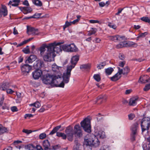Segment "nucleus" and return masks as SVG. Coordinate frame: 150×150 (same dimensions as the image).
<instances>
[{"label": "nucleus", "mask_w": 150, "mask_h": 150, "mask_svg": "<svg viewBox=\"0 0 150 150\" xmlns=\"http://www.w3.org/2000/svg\"><path fill=\"white\" fill-rule=\"evenodd\" d=\"M61 76L59 77L58 75L54 76V77L52 82L51 86L52 87H60L64 88V84L63 81H62L60 83L59 81L61 79Z\"/></svg>", "instance_id": "obj_5"}, {"label": "nucleus", "mask_w": 150, "mask_h": 150, "mask_svg": "<svg viewBox=\"0 0 150 150\" xmlns=\"http://www.w3.org/2000/svg\"><path fill=\"white\" fill-rule=\"evenodd\" d=\"M52 46V44H49L47 45L46 44H43L40 47V54L41 56H43L44 52L45 51V48L47 49V51H50V47Z\"/></svg>", "instance_id": "obj_13"}, {"label": "nucleus", "mask_w": 150, "mask_h": 150, "mask_svg": "<svg viewBox=\"0 0 150 150\" xmlns=\"http://www.w3.org/2000/svg\"><path fill=\"white\" fill-rule=\"evenodd\" d=\"M32 66L26 64L21 66V69L23 74L27 75L32 69Z\"/></svg>", "instance_id": "obj_10"}, {"label": "nucleus", "mask_w": 150, "mask_h": 150, "mask_svg": "<svg viewBox=\"0 0 150 150\" xmlns=\"http://www.w3.org/2000/svg\"><path fill=\"white\" fill-rule=\"evenodd\" d=\"M42 74V71L40 69H36L32 73L33 77L35 79H38Z\"/></svg>", "instance_id": "obj_15"}, {"label": "nucleus", "mask_w": 150, "mask_h": 150, "mask_svg": "<svg viewBox=\"0 0 150 150\" xmlns=\"http://www.w3.org/2000/svg\"><path fill=\"white\" fill-rule=\"evenodd\" d=\"M135 115L133 114H130L128 115L129 119L130 120H132L134 117Z\"/></svg>", "instance_id": "obj_60"}, {"label": "nucleus", "mask_w": 150, "mask_h": 150, "mask_svg": "<svg viewBox=\"0 0 150 150\" xmlns=\"http://www.w3.org/2000/svg\"><path fill=\"white\" fill-rule=\"evenodd\" d=\"M121 77V75L118 72L115 75L111 77V80L113 81H116L118 80Z\"/></svg>", "instance_id": "obj_28"}, {"label": "nucleus", "mask_w": 150, "mask_h": 150, "mask_svg": "<svg viewBox=\"0 0 150 150\" xmlns=\"http://www.w3.org/2000/svg\"><path fill=\"white\" fill-rule=\"evenodd\" d=\"M84 145L86 146L88 150H91L92 146L96 147L99 146L100 142L98 139H95L94 135L88 136L87 139H84Z\"/></svg>", "instance_id": "obj_2"}, {"label": "nucleus", "mask_w": 150, "mask_h": 150, "mask_svg": "<svg viewBox=\"0 0 150 150\" xmlns=\"http://www.w3.org/2000/svg\"><path fill=\"white\" fill-rule=\"evenodd\" d=\"M25 148L28 150H33L35 148V146L33 144H30L25 146Z\"/></svg>", "instance_id": "obj_41"}, {"label": "nucleus", "mask_w": 150, "mask_h": 150, "mask_svg": "<svg viewBox=\"0 0 150 150\" xmlns=\"http://www.w3.org/2000/svg\"><path fill=\"white\" fill-rule=\"evenodd\" d=\"M78 48L74 44L69 45V52H76L77 51Z\"/></svg>", "instance_id": "obj_27"}, {"label": "nucleus", "mask_w": 150, "mask_h": 150, "mask_svg": "<svg viewBox=\"0 0 150 150\" xmlns=\"http://www.w3.org/2000/svg\"><path fill=\"white\" fill-rule=\"evenodd\" d=\"M8 130L7 129L2 126L0 124V134H2L4 133L8 132Z\"/></svg>", "instance_id": "obj_32"}, {"label": "nucleus", "mask_w": 150, "mask_h": 150, "mask_svg": "<svg viewBox=\"0 0 150 150\" xmlns=\"http://www.w3.org/2000/svg\"><path fill=\"white\" fill-rule=\"evenodd\" d=\"M33 60H32L31 59H30V57H29L26 60L25 62L26 64H28L32 63L33 62Z\"/></svg>", "instance_id": "obj_59"}, {"label": "nucleus", "mask_w": 150, "mask_h": 150, "mask_svg": "<svg viewBox=\"0 0 150 150\" xmlns=\"http://www.w3.org/2000/svg\"><path fill=\"white\" fill-rule=\"evenodd\" d=\"M136 134H134L133 133H131V139L132 141H134L135 140V136Z\"/></svg>", "instance_id": "obj_56"}, {"label": "nucleus", "mask_w": 150, "mask_h": 150, "mask_svg": "<svg viewBox=\"0 0 150 150\" xmlns=\"http://www.w3.org/2000/svg\"><path fill=\"white\" fill-rule=\"evenodd\" d=\"M90 65L89 64H84L81 65L80 66V68L82 71H84L86 69H88L90 68Z\"/></svg>", "instance_id": "obj_31"}, {"label": "nucleus", "mask_w": 150, "mask_h": 150, "mask_svg": "<svg viewBox=\"0 0 150 150\" xmlns=\"http://www.w3.org/2000/svg\"><path fill=\"white\" fill-rule=\"evenodd\" d=\"M29 46H27L25 48H24L22 50L23 52L25 54H29L30 52L29 49Z\"/></svg>", "instance_id": "obj_48"}, {"label": "nucleus", "mask_w": 150, "mask_h": 150, "mask_svg": "<svg viewBox=\"0 0 150 150\" xmlns=\"http://www.w3.org/2000/svg\"><path fill=\"white\" fill-rule=\"evenodd\" d=\"M43 58L44 61L47 62H51L54 59L55 55L50 51H47L45 54L43 55Z\"/></svg>", "instance_id": "obj_9"}, {"label": "nucleus", "mask_w": 150, "mask_h": 150, "mask_svg": "<svg viewBox=\"0 0 150 150\" xmlns=\"http://www.w3.org/2000/svg\"><path fill=\"white\" fill-rule=\"evenodd\" d=\"M4 95H2V97L0 99V107L2 105V104L3 103V101L4 100Z\"/></svg>", "instance_id": "obj_63"}, {"label": "nucleus", "mask_w": 150, "mask_h": 150, "mask_svg": "<svg viewBox=\"0 0 150 150\" xmlns=\"http://www.w3.org/2000/svg\"><path fill=\"white\" fill-rule=\"evenodd\" d=\"M114 71L113 69L111 67L105 69V72L106 75H109L111 74Z\"/></svg>", "instance_id": "obj_38"}, {"label": "nucleus", "mask_w": 150, "mask_h": 150, "mask_svg": "<svg viewBox=\"0 0 150 150\" xmlns=\"http://www.w3.org/2000/svg\"><path fill=\"white\" fill-rule=\"evenodd\" d=\"M20 2V0H13V3L11 4L12 6H17Z\"/></svg>", "instance_id": "obj_43"}, {"label": "nucleus", "mask_w": 150, "mask_h": 150, "mask_svg": "<svg viewBox=\"0 0 150 150\" xmlns=\"http://www.w3.org/2000/svg\"><path fill=\"white\" fill-rule=\"evenodd\" d=\"M54 77V75H51L49 74H47L43 76L42 81L44 83L51 86Z\"/></svg>", "instance_id": "obj_8"}, {"label": "nucleus", "mask_w": 150, "mask_h": 150, "mask_svg": "<svg viewBox=\"0 0 150 150\" xmlns=\"http://www.w3.org/2000/svg\"><path fill=\"white\" fill-rule=\"evenodd\" d=\"M73 68H74V66L67 67V71L65 73H64L62 76L64 83H67L69 82L71 76V72Z\"/></svg>", "instance_id": "obj_7"}, {"label": "nucleus", "mask_w": 150, "mask_h": 150, "mask_svg": "<svg viewBox=\"0 0 150 150\" xmlns=\"http://www.w3.org/2000/svg\"><path fill=\"white\" fill-rule=\"evenodd\" d=\"M30 106H33L36 108H39L41 106L40 103L38 101H36V102L29 105Z\"/></svg>", "instance_id": "obj_39"}, {"label": "nucleus", "mask_w": 150, "mask_h": 150, "mask_svg": "<svg viewBox=\"0 0 150 150\" xmlns=\"http://www.w3.org/2000/svg\"><path fill=\"white\" fill-rule=\"evenodd\" d=\"M109 147L107 145L102 146L100 148L99 150H109Z\"/></svg>", "instance_id": "obj_45"}, {"label": "nucleus", "mask_w": 150, "mask_h": 150, "mask_svg": "<svg viewBox=\"0 0 150 150\" xmlns=\"http://www.w3.org/2000/svg\"><path fill=\"white\" fill-rule=\"evenodd\" d=\"M8 11L6 7L5 6L1 5V7L0 8V18L2 15L4 16L7 15Z\"/></svg>", "instance_id": "obj_17"}, {"label": "nucleus", "mask_w": 150, "mask_h": 150, "mask_svg": "<svg viewBox=\"0 0 150 150\" xmlns=\"http://www.w3.org/2000/svg\"><path fill=\"white\" fill-rule=\"evenodd\" d=\"M62 48L64 51L69 52V45H64L62 46Z\"/></svg>", "instance_id": "obj_40"}, {"label": "nucleus", "mask_w": 150, "mask_h": 150, "mask_svg": "<svg viewBox=\"0 0 150 150\" xmlns=\"http://www.w3.org/2000/svg\"><path fill=\"white\" fill-rule=\"evenodd\" d=\"M6 92L7 94H12L14 92L11 89H7L6 90Z\"/></svg>", "instance_id": "obj_57"}, {"label": "nucleus", "mask_w": 150, "mask_h": 150, "mask_svg": "<svg viewBox=\"0 0 150 150\" xmlns=\"http://www.w3.org/2000/svg\"><path fill=\"white\" fill-rule=\"evenodd\" d=\"M46 137V134L45 133L40 134L39 135V138L40 139H43Z\"/></svg>", "instance_id": "obj_54"}, {"label": "nucleus", "mask_w": 150, "mask_h": 150, "mask_svg": "<svg viewBox=\"0 0 150 150\" xmlns=\"http://www.w3.org/2000/svg\"><path fill=\"white\" fill-rule=\"evenodd\" d=\"M148 83H150V82H149ZM149 89H150V83L146 85L144 88V90L146 91H148Z\"/></svg>", "instance_id": "obj_49"}, {"label": "nucleus", "mask_w": 150, "mask_h": 150, "mask_svg": "<svg viewBox=\"0 0 150 150\" xmlns=\"http://www.w3.org/2000/svg\"><path fill=\"white\" fill-rule=\"evenodd\" d=\"M22 131L23 132L25 133L28 134L31 133L32 132V131L30 130H28L24 129H23Z\"/></svg>", "instance_id": "obj_58"}, {"label": "nucleus", "mask_w": 150, "mask_h": 150, "mask_svg": "<svg viewBox=\"0 0 150 150\" xmlns=\"http://www.w3.org/2000/svg\"><path fill=\"white\" fill-rule=\"evenodd\" d=\"M118 69V71L120 75L122 74L124 75H127L130 71L129 69L128 66L125 67L123 69H121L119 67Z\"/></svg>", "instance_id": "obj_16"}, {"label": "nucleus", "mask_w": 150, "mask_h": 150, "mask_svg": "<svg viewBox=\"0 0 150 150\" xmlns=\"http://www.w3.org/2000/svg\"><path fill=\"white\" fill-rule=\"evenodd\" d=\"M92 30H90L88 32V33L87 35L88 36L91 35H92L94 34L96 31V29L95 28H92Z\"/></svg>", "instance_id": "obj_42"}, {"label": "nucleus", "mask_w": 150, "mask_h": 150, "mask_svg": "<svg viewBox=\"0 0 150 150\" xmlns=\"http://www.w3.org/2000/svg\"><path fill=\"white\" fill-rule=\"evenodd\" d=\"M147 143H144L142 145L143 150H150V137L147 139Z\"/></svg>", "instance_id": "obj_23"}, {"label": "nucleus", "mask_w": 150, "mask_h": 150, "mask_svg": "<svg viewBox=\"0 0 150 150\" xmlns=\"http://www.w3.org/2000/svg\"><path fill=\"white\" fill-rule=\"evenodd\" d=\"M43 146L45 150H53L50 148V144L47 140L43 141Z\"/></svg>", "instance_id": "obj_21"}, {"label": "nucleus", "mask_w": 150, "mask_h": 150, "mask_svg": "<svg viewBox=\"0 0 150 150\" xmlns=\"http://www.w3.org/2000/svg\"><path fill=\"white\" fill-rule=\"evenodd\" d=\"M27 32L28 35H38L39 33L38 29L31 27L27 28Z\"/></svg>", "instance_id": "obj_12"}, {"label": "nucleus", "mask_w": 150, "mask_h": 150, "mask_svg": "<svg viewBox=\"0 0 150 150\" xmlns=\"http://www.w3.org/2000/svg\"><path fill=\"white\" fill-rule=\"evenodd\" d=\"M127 42L124 41L120 42L119 44L116 45V47L117 48H122L123 47H127Z\"/></svg>", "instance_id": "obj_29"}, {"label": "nucleus", "mask_w": 150, "mask_h": 150, "mask_svg": "<svg viewBox=\"0 0 150 150\" xmlns=\"http://www.w3.org/2000/svg\"><path fill=\"white\" fill-rule=\"evenodd\" d=\"M81 127H82L84 130L87 132H91V127L90 125V120L88 118H85L81 122Z\"/></svg>", "instance_id": "obj_4"}, {"label": "nucleus", "mask_w": 150, "mask_h": 150, "mask_svg": "<svg viewBox=\"0 0 150 150\" xmlns=\"http://www.w3.org/2000/svg\"><path fill=\"white\" fill-rule=\"evenodd\" d=\"M125 63V61L120 62H119V66L121 67H123L124 66Z\"/></svg>", "instance_id": "obj_61"}, {"label": "nucleus", "mask_w": 150, "mask_h": 150, "mask_svg": "<svg viewBox=\"0 0 150 150\" xmlns=\"http://www.w3.org/2000/svg\"><path fill=\"white\" fill-rule=\"evenodd\" d=\"M126 45L127 46L132 47H137L138 46V45L137 43L132 42H127Z\"/></svg>", "instance_id": "obj_36"}, {"label": "nucleus", "mask_w": 150, "mask_h": 150, "mask_svg": "<svg viewBox=\"0 0 150 150\" xmlns=\"http://www.w3.org/2000/svg\"><path fill=\"white\" fill-rule=\"evenodd\" d=\"M106 65L105 62H103L97 66V67L98 69H101L103 68V67Z\"/></svg>", "instance_id": "obj_46"}, {"label": "nucleus", "mask_w": 150, "mask_h": 150, "mask_svg": "<svg viewBox=\"0 0 150 150\" xmlns=\"http://www.w3.org/2000/svg\"><path fill=\"white\" fill-rule=\"evenodd\" d=\"M57 136L58 137H62V139H66L67 134L66 135L64 133L62 132H57Z\"/></svg>", "instance_id": "obj_34"}, {"label": "nucleus", "mask_w": 150, "mask_h": 150, "mask_svg": "<svg viewBox=\"0 0 150 150\" xmlns=\"http://www.w3.org/2000/svg\"><path fill=\"white\" fill-rule=\"evenodd\" d=\"M141 20L146 22L149 23L150 20L148 17H143L141 18Z\"/></svg>", "instance_id": "obj_50"}, {"label": "nucleus", "mask_w": 150, "mask_h": 150, "mask_svg": "<svg viewBox=\"0 0 150 150\" xmlns=\"http://www.w3.org/2000/svg\"><path fill=\"white\" fill-rule=\"evenodd\" d=\"M89 22L90 23H98L100 24L101 23L99 21L94 20H89Z\"/></svg>", "instance_id": "obj_55"}, {"label": "nucleus", "mask_w": 150, "mask_h": 150, "mask_svg": "<svg viewBox=\"0 0 150 150\" xmlns=\"http://www.w3.org/2000/svg\"><path fill=\"white\" fill-rule=\"evenodd\" d=\"M33 4L35 5L38 6H41L42 5V3L40 0H32Z\"/></svg>", "instance_id": "obj_33"}, {"label": "nucleus", "mask_w": 150, "mask_h": 150, "mask_svg": "<svg viewBox=\"0 0 150 150\" xmlns=\"http://www.w3.org/2000/svg\"><path fill=\"white\" fill-rule=\"evenodd\" d=\"M61 127V125L57 126L52 129L51 132L50 133V135H52L56 132H57V131Z\"/></svg>", "instance_id": "obj_35"}, {"label": "nucleus", "mask_w": 150, "mask_h": 150, "mask_svg": "<svg viewBox=\"0 0 150 150\" xmlns=\"http://www.w3.org/2000/svg\"><path fill=\"white\" fill-rule=\"evenodd\" d=\"M64 42V41H62L61 42L56 43V42H54L50 43V44H52V46L50 47V51L52 52L54 55H55L54 53L55 52L58 53L61 52L62 50V46H59V47H57V46H59L61 44H63Z\"/></svg>", "instance_id": "obj_3"}, {"label": "nucleus", "mask_w": 150, "mask_h": 150, "mask_svg": "<svg viewBox=\"0 0 150 150\" xmlns=\"http://www.w3.org/2000/svg\"><path fill=\"white\" fill-rule=\"evenodd\" d=\"M74 143L75 145L74 146L73 150H79V149L80 144L78 143V140L76 139L74 141Z\"/></svg>", "instance_id": "obj_37"}, {"label": "nucleus", "mask_w": 150, "mask_h": 150, "mask_svg": "<svg viewBox=\"0 0 150 150\" xmlns=\"http://www.w3.org/2000/svg\"><path fill=\"white\" fill-rule=\"evenodd\" d=\"M147 34L148 33L147 32H145L144 33L139 34L137 38H140L145 37L146 35H147Z\"/></svg>", "instance_id": "obj_52"}, {"label": "nucleus", "mask_w": 150, "mask_h": 150, "mask_svg": "<svg viewBox=\"0 0 150 150\" xmlns=\"http://www.w3.org/2000/svg\"><path fill=\"white\" fill-rule=\"evenodd\" d=\"M60 67H58L55 64H54L52 65V71L55 72H57V75L60 77V76H61V74L59 71V69H60Z\"/></svg>", "instance_id": "obj_18"}, {"label": "nucleus", "mask_w": 150, "mask_h": 150, "mask_svg": "<svg viewBox=\"0 0 150 150\" xmlns=\"http://www.w3.org/2000/svg\"><path fill=\"white\" fill-rule=\"evenodd\" d=\"M97 135L98 137L101 139H103L105 137V132L101 130L99 131Z\"/></svg>", "instance_id": "obj_30"}, {"label": "nucleus", "mask_w": 150, "mask_h": 150, "mask_svg": "<svg viewBox=\"0 0 150 150\" xmlns=\"http://www.w3.org/2000/svg\"><path fill=\"white\" fill-rule=\"evenodd\" d=\"M141 127L142 132L149 130L150 127V118L145 117L143 118L141 123Z\"/></svg>", "instance_id": "obj_6"}, {"label": "nucleus", "mask_w": 150, "mask_h": 150, "mask_svg": "<svg viewBox=\"0 0 150 150\" xmlns=\"http://www.w3.org/2000/svg\"><path fill=\"white\" fill-rule=\"evenodd\" d=\"M93 78L97 82H99L101 79L100 75L98 74H96L93 76Z\"/></svg>", "instance_id": "obj_44"}, {"label": "nucleus", "mask_w": 150, "mask_h": 150, "mask_svg": "<svg viewBox=\"0 0 150 150\" xmlns=\"http://www.w3.org/2000/svg\"><path fill=\"white\" fill-rule=\"evenodd\" d=\"M107 38L110 40L117 42V41H122L125 37L123 36H120L118 35H116L114 36H108Z\"/></svg>", "instance_id": "obj_11"}, {"label": "nucleus", "mask_w": 150, "mask_h": 150, "mask_svg": "<svg viewBox=\"0 0 150 150\" xmlns=\"http://www.w3.org/2000/svg\"><path fill=\"white\" fill-rule=\"evenodd\" d=\"M11 110L13 112H16L18 111V109L16 106H13L11 107Z\"/></svg>", "instance_id": "obj_62"}, {"label": "nucleus", "mask_w": 150, "mask_h": 150, "mask_svg": "<svg viewBox=\"0 0 150 150\" xmlns=\"http://www.w3.org/2000/svg\"><path fill=\"white\" fill-rule=\"evenodd\" d=\"M43 62L42 61L40 60H38L35 62L33 65L34 68L36 69H39L42 67Z\"/></svg>", "instance_id": "obj_24"}, {"label": "nucleus", "mask_w": 150, "mask_h": 150, "mask_svg": "<svg viewBox=\"0 0 150 150\" xmlns=\"http://www.w3.org/2000/svg\"><path fill=\"white\" fill-rule=\"evenodd\" d=\"M19 9L23 11L24 13L26 14L30 13L32 11V9L29 7H19Z\"/></svg>", "instance_id": "obj_22"}, {"label": "nucleus", "mask_w": 150, "mask_h": 150, "mask_svg": "<svg viewBox=\"0 0 150 150\" xmlns=\"http://www.w3.org/2000/svg\"><path fill=\"white\" fill-rule=\"evenodd\" d=\"M79 59V57L78 55H75L73 56L71 59V63L72 65L68 66L67 67H75V65L77 64V62Z\"/></svg>", "instance_id": "obj_19"}, {"label": "nucleus", "mask_w": 150, "mask_h": 150, "mask_svg": "<svg viewBox=\"0 0 150 150\" xmlns=\"http://www.w3.org/2000/svg\"><path fill=\"white\" fill-rule=\"evenodd\" d=\"M9 87V83L8 82H4L0 86V89L1 90L5 91Z\"/></svg>", "instance_id": "obj_25"}, {"label": "nucleus", "mask_w": 150, "mask_h": 150, "mask_svg": "<svg viewBox=\"0 0 150 150\" xmlns=\"http://www.w3.org/2000/svg\"><path fill=\"white\" fill-rule=\"evenodd\" d=\"M35 148L37 150H43L42 146L39 145H37L35 146Z\"/></svg>", "instance_id": "obj_64"}, {"label": "nucleus", "mask_w": 150, "mask_h": 150, "mask_svg": "<svg viewBox=\"0 0 150 150\" xmlns=\"http://www.w3.org/2000/svg\"><path fill=\"white\" fill-rule=\"evenodd\" d=\"M71 25V22H69L68 21H67L65 22V25L63 26L64 29V30L66 28L68 27Z\"/></svg>", "instance_id": "obj_51"}, {"label": "nucleus", "mask_w": 150, "mask_h": 150, "mask_svg": "<svg viewBox=\"0 0 150 150\" xmlns=\"http://www.w3.org/2000/svg\"><path fill=\"white\" fill-rule=\"evenodd\" d=\"M65 132L67 135L68 139L70 141L73 140L74 134L79 137L82 135V131L81 127L79 124L76 125L74 127V132L73 128L70 126L67 127L65 130Z\"/></svg>", "instance_id": "obj_1"}, {"label": "nucleus", "mask_w": 150, "mask_h": 150, "mask_svg": "<svg viewBox=\"0 0 150 150\" xmlns=\"http://www.w3.org/2000/svg\"><path fill=\"white\" fill-rule=\"evenodd\" d=\"M138 97H134L131 98L129 100V105L130 106H134L137 104V102L138 101Z\"/></svg>", "instance_id": "obj_20"}, {"label": "nucleus", "mask_w": 150, "mask_h": 150, "mask_svg": "<svg viewBox=\"0 0 150 150\" xmlns=\"http://www.w3.org/2000/svg\"><path fill=\"white\" fill-rule=\"evenodd\" d=\"M106 98V96L105 95H104L103 96L102 95H101L98 96L97 98V100L96 101V103L98 100L101 99H104L105 100Z\"/></svg>", "instance_id": "obj_47"}, {"label": "nucleus", "mask_w": 150, "mask_h": 150, "mask_svg": "<svg viewBox=\"0 0 150 150\" xmlns=\"http://www.w3.org/2000/svg\"><path fill=\"white\" fill-rule=\"evenodd\" d=\"M138 124L137 122L134 123L132 125L131 127V130L132 131L131 133L134 134H137V130L138 129Z\"/></svg>", "instance_id": "obj_26"}, {"label": "nucleus", "mask_w": 150, "mask_h": 150, "mask_svg": "<svg viewBox=\"0 0 150 150\" xmlns=\"http://www.w3.org/2000/svg\"><path fill=\"white\" fill-rule=\"evenodd\" d=\"M139 82L143 83H145L150 82V78L147 75L141 76L139 80Z\"/></svg>", "instance_id": "obj_14"}, {"label": "nucleus", "mask_w": 150, "mask_h": 150, "mask_svg": "<svg viewBox=\"0 0 150 150\" xmlns=\"http://www.w3.org/2000/svg\"><path fill=\"white\" fill-rule=\"evenodd\" d=\"M108 25L110 27L112 28L115 29H116L117 28V26L116 25L111 23H108Z\"/></svg>", "instance_id": "obj_53"}]
</instances>
